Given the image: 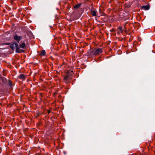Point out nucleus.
<instances>
[{"label": "nucleus", "mask_w": 155, "mask_h": 155, "mask_svg": "<svg viewBox=\"0 0 155 155\" xmlns=\"http://www.w3.org/2000/svg\"><path fill=\"white\" fill-rule=\"evenodd\" d=\"M69 73L68 74H67L66 76L64 77V79L65 80H70L71 79V76H69Z\"/></svg>", "instance_id": "obj_4"}, {"label": "nucleus", "mask_w": 155, "mask_h": 155, "mask_svg": "<svg viewBox=\"0 0 155 155\" xmlns=\"http://www.w3.org/2000/svg\"><path fill=\"white\" fill-rule=\"evenodd\" d=\"M118 32L119 33H122L123 31L122 28L120 26H119L118 28Z\"/></svg>", "instance_id": "obj_11"}, {"label": "nucleus", "mask_w": 155, "mask_h": 155, "mask_svg": "<svg viewBox=\"0 0 155 155\" xmlns=\"http://www.w3.org/2000/svg\"><path fill=\"white\" fill-rule=\"evenodd\" d=\"M2 79V78L0 76V80H1Z\"/></svg>", "instance_id": "obj_15"}, {"label": "nucleus", "mask_w": 155, "mask_h": 155, "mask_svg": "<svg viewBox=\"0 0 155 155\" xmlns=\"http://www.w3.org/2000/svg\"><path fill=\"white\" fill-rule=\"evenodd\" d=\"M91 15L93 16H96V15L97 12L96 11H95L94 10H91Z\"/></svg>", "instance_id": "obj_6"}, {"label": "nucleus", "mask_w": 155, "mask_h": 155, "mask_svg": "<svg viewBox=\"0 0 155 155\" xmlns=\"http://www.w3.org/2000/svg\"><path fill=\"white\" fill-rule=\"evenodd\" d=\"M15 48V45H14V46H12V48H11L12 50H14V48Z\"/></svg>", "instance_id": "obj_13"}, {"label": "nucleus", "mask_w": 155, "mask_h": 155, "mask_svg": "<svg viewBox=\"0 0 155 155\" xmlns=\"http://www.w3.org/2000/svg\"><path fill=\"white\" fill-rule=\"evenodd\" d=\"M14 38L18 42H19V41L22 39V37L21 36H18L16 34L14 36Z\"/></svg>", "instance_id": "obj_3"}, {"label": "nucleus", "mask_w": 155, "mask_h": 155, "mask_svg": "<svg viewBox=\"0 0 155 155\" xmlns=\"http://www.w3.org/2000/svg\"><path fill=\"white\" fill-rule=\"evenodd\" d=\"M25 46V45L24 43H22L21 44L19 45V47L24 48Z\"/></svg>", "instance_id": "obj_10"}, {"label": "nucleus", "mask_w": 155, "mask_h": 155, "mask_svg": "<svg viewBox=\"0 0 155 155\" xmlns=\"http://www.w3.org/2000/svg\"><path fill=\"white\" fill-rule=\"evenodd\" d=\"M102 50L101 48H98L97 49H94L92 51V55L93 54L96 55L98 54L101 53L102 52Z\"/></svg>", "instance_id": "obj_1"}, {"label": "nucleus", "mask_w": 155, "mask_h": 155, "mask_svg": "<svg viewBox=\"0 0 155 155\" xmlns=\"http://www.w3.org/2000/svg\"><path fill=\"white\" fill-rule=\"evenodd\" d=\"M69 73V76H71V78H72V75H73V71H71V70L68 71L67 72V74H68Z\"/></svg>", "instance_id": "obj_9"}, {"label": "nucleus", "mask_w": 155, "mask_h": 155, "mask_svg": "<svg viewBox=\"0 0 155 155\" xmlns=\"http://www.w3.org/2000/svg\"><path fill=\"white\" fill-rule=\"evenodd\" d=\"M50 113V111H48V113Z\"/></svg>", "instance_id": "obj_16"}, {"label": "nucleus", "mask_w": 155, "mask_h": 155, "mask_svg": "<svg viewBox=\"0 0 155 155\" xmlns=\"http://www.w3.org/2000/svg\"><path fill=\"white\" fill-rule=\"evenodd\" d=\"M18 77L19 78L22 80H24L25 78V75L23 74H21L19 75Z\"/></svg>", "instance_id": "obj_5"}, {"label": "nucleus", "mask_w": 155, "mask_h": 155, "mask_svg": "<svg viewBox=\"0 0 155 155\" xmlns=\"http://www.w3.org/2000/svg\"><path fill=\"white\" fill-rule=\"evenodd\" d=\"M15 45V48H16V51L18 53H21L23 52V50L21 49H20L19 48V47H18V44L17 43H15L14 44H13L11 45H10V48H12V46Z\"/></svg>", "instance_id": "obj_2"}, {"label": "nucleus", "mask_w": 155, "mask_h": 155, "mask_svg": "<svg viewBox=\"0 0 155 155\" xmlns=\"http://www.w3.org/2000/svg\"><path fill=\"white\" fill-rule=\"evenodd\" d=\"M142 8L145 10H148L149 9V6L148 5H144L143 6Z\"/></svg>", "instance_id": "obj_7"}, {"label": "nucleus", "mask_w": 155, "mask_h": 155, "mask_svg": "<svg viewBox=\"0 0 155 155\" xmlns=\"http://www.w3.org/2000/svg\"><path fill=\"white\" fill-rule=\"evenodd\" d=\"M3 45H9V44L8 43H3Z\"/></svg>", "instance_id": "obj_14"}, {"label": "nucleus", "mask_w": 155, "mask_h": 155, "mask_svg": "<svg viewBox=\"0 0 155 155\" xmlns=\"http://www.w3.org/2000/svg\"><path fill=\"white\" fill-rule=\"evenodd\" d=\"M81 5V3H79L75 5L74 6V8H75L77 9L80 7Z\"/></svg>", "instance_id": "obj_8"}, {"label": "nucleus", "mask_w": 155, "mask_h": 155, "mask_svg": "<svg viewBox=\"0 0 155 155\" xmlns=\"http://www.w3.org/2000/svg\"><path fill=\"white\" fill-rule=\"evenodd\" d=\"M45 51L44 50H42L41 52L40 53V55L41 56H44L45 55Z\"/></svg>", "instance_id": "obj_12"}]
</instances>
